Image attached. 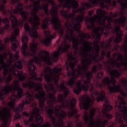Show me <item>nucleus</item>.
Masks as SVG:
<instances>
[{"label": "nucleus", "instance_id": "774afa93", "mask_svg": "<svg viewBox=\"0 0 127 127\" xmlns=\"http://www.w3.org/2000/svg\"><path fill=\"white\" fill-rule=\"evenodd\" d=\"M1 40H0V45H1Z\"/></svg>", "mask_w": 127, "mask_h": 127}, {"label": "nucleus", "instance_id": "052dcab7", "mask_svg": "<svg viewBox=\"0 0 127 127\" xmlns=\"http://www.w3.org/2000/svg\"><path fill=\"white\" fill-rule=\"evenodd\" d=\"M16 127H22L21 126H20L19 124H16Z\"/></svg>", "mask_w": 127, "mask_h": 127}, {"label": "nucleus", "instance_id": "49530a36", "mask_svg": "<svg viewBox=\"0 0 127 127\" xmlns=\"http://www.w3.org/2000/svg\"><path fill=\"white\" fill-rule=\"evenodd\" d=\"M95 51H98V52L100 51V48L98 45H95Z\"/></svg>", "mask_w": 127, "mask_h": 127}, {"label": "nucleus", "instance_id": "393cba45", "mask_svg": "<svg viewBox=\"0 0 127 127\" xmlns=\"http://www.w3.org/2000/svg\"><path fill=\"white\" fill-rule=\"evenodd\" d=\"M125 9H124V8L122 7L119 13L120 16H121V17L117 19V22H119V24H121V26L123 27L126 26L127 21V17L126 16H125L126 15Z\"/></svg>", "mask_w": 127, "mask_h": 127}, {"label": "nucleus", "instance_id": "c85d7f7f", "mask_svg": "<svg viewBox=\"0 0 127 127\" xmlns=\"http://www.w3.org/2000/svg\"><path fill=\"white\" fill-rule=\"evenodd\" d=\"M90 3L85 2L83 3V5L85 7L86 9H89L92 7V5L97 6L99 4V0H88Z\"/></svg>", "mask_w": 127, "mask_h": 127}, {"label": "nucleus", "instance_id": "de8ad7c7", "mask_svg": "<svg viewBox=\"0 0 127 127\" xmlns=\"http://www.w3.org/2000/svg\"><path fill=\"white\" fill-rule=\"evenodd\" d=\"M19 0H11V4L14 5L15 3L19 2Z\"/></svg>", "mask_w": 127, "mask_h": 127}, {"label": "nucleus", "instance_id": "dca6fc26", "mask_svg": "<svg viewBox=\"0 0 127 127\" xmlns=\"http://www.w3.org/2000/svg\"><path fill=\"white\" fill-rule=\"evenodd\" d=\"M79 36H81V42L83 43V47L84 49L83 51L82 52H79V53H78L79 52V47H73V49H74V54L77 55L79 54L80 56H82L84 59H85L86 57H87V55L85 54L86 51V48L87 47L88 48L89 46L90 45V43L89 42H85L84 39L87 38V39H89L91 38V36L90 34H83V35H79Z\"/></svg>", "mask_w": 127, "mask_h": 127}, {"label": "nucleus", "instance_id": "c03bdc74", "mask_svg": "<svg viewBox=\"0 0 127 127\" xmlns=\"http://www.w3.org/2000/svg\"><path fill=\"white\" fill-rule=\"evenodd\" d=\"M72 123H69V124L68 125H67V127H72ZM82 123H80L79 122H78V123H77V127H82Z\"/></svg>", "mask_w": 127, "mask_h": 127}, {"label": "nucleus", "instance_id": "9b49d317", "mask_svg": "<svg viewBox=\"0 0 127 127\" xmlns=\"http://www.w3.org/2000/svg\"><path fill=\"white\" fill-rule=\"evenodd\" d=\"M96 109L93 108L89 115L87 111H85L83 114V120L85 124L88 125L87 127H105L108 124V120H104L102 122L101 120H94V116L96 114Z\"/></svg>", "mask_w": 127, "mask_h": 127}, {"label": "nucleus", "instance_id": "79ce46f5", "mask_svg": "<svg viewBox=\"0 0 127 127\" xmlns=\"http://www.w3.org/2000/svg\"><path fill=\"white\" fill-rule=\"evenodd\" d=\"M106 56V52L104 51H102L101 52V61H103L105 57Z\"/></svg>", "mask_w": 127, "mask_h": 127}, {"label": "nucleus", "instance_id": "b1692460", "mask_svg": "<svg viewBox=\"0 0 127 127\" xmlns=\"http://www.w3.org/2000/svg\"><path fill=\"white\" fill-rule=\"evenodd\" d=\"M25 30L29 33L30 36L34 38H38L39 35L37 32V30L35 28H30L28 23H25L24 25Z\"/></svg>", "mask_w": 127, "mask_h": 127}, {"label": "nucleus", "instance_id": "f3484780", "mask_svg": "<svg viewBox=\"0 0 127 127\" xmlns=\"http://www.w3.org/2000/svg\"><path fill=\"white\" fill-rule=\"evenodd\" d=\"M45 88L47 89V90H48V92H49L50 91L53 92V93H48V96H49L48 98L50 99V100H48V101H47V103L50 105L49 108H53V110H54V107L53 106V104H55L57 101L56 96L55 95L56 94L57 91L55 89L54 84H51V86H46Z\"/></svg>", "mask_w": 127, "mask_h": 127}, {"label": "nucleus", "instance_id": "7c9ffc66", "mask_svg": "<svg viewBox=\"0 0 127 127\" xmlns=\"http://www.w3.org/2000/svg\"><path fill=\"white\" fill-rule=\"evenodd\" d=\"M107 27H105L104 31V36L107 37L110 33V29H112V26L111 22H108V24L106 25Z\"/></svg>", "mask_w": 127, "mask_h": 127}, {"label": "nucleus", "instance_id": "72a5a7b5", "mask_svg": "<svg viewBox=\"0 0 127 127\" xmlns=\"http://www.w3.org/2000/svg\"><path fill=\"white\" fill-rule=\"evenodd\" d=\"M105 2L110 4L111 2V0H99L98 4H99V6L101 8L105 7Z\"/></svg>", "mask_w": 127, "mask_h": 127}, {"label": "nucleus", "instance_id": "a211bd4d", "mask_svg": "<svg viewBox=\"0 0 127 127\" xmlns=\"http://www.w3.org/2000/svg\"><path fill=\"white\" fill-rule=\"evenodd\" d=\"M106 58L110 59V61H108L107 62H103V64H111L112 65L116 66L118 68H120V67H121L122 66H123L125 67L124 69L125 71H126L127 70V62L118 63L117 60H116V61H113V60L111 59V52L109 51L108 52H107Z\"/></svg>", "mask_w": 127, "mask_h": 127}, {"label": "nucleus", "instance_id": "a19ab883", "mask_svg": "<svg viewBox=\"0 0 127 127\" xmlns=\"http://www.w3.org/2000/svg\"><path fill=\"white\" fill-rule=\"evenodd\" d=\"M104 74L103 71H100L97 73V78L100 79L102 78Z\"/></svg>", "mask_w": 127, "mask_h": 127}, {"label": "nucleus", "instance_id": "9d476101", "mask_svg": "<svg viewBox=\"0 0 127 127\" xmlns=\"http://www.w3.org/2000/svg\"><path fill=\"white\" fill-rule=\"evenodd\" d=\"M66 32L67 33L64 35V41L63 46L59 47L58 51L53 55V60L54 62H57L59 59L61 58V55L64 53H68V51L71 46L69 44H67V40L71 41L72 39L76 38L74 36V30L69 29V30H66Z\"/></svg>", "mask_w": 127, "mask_h": 127}, {"label": "nucleus", "instance_id": "f257e3e1", "mask_svg": "<svg viewBox=\"0 0 127 127\" xmlns=\"http://www.w3.org/2000/svg\"><path fill=\"white\" fill-rule=\"evenodd\" d=\"M90 55L89 56L91 58H86L83 60L82 63L83 65H77L78 69H75V67L77 64L78 61H77L76 58H75L72 54L69 55L68 60L69 61L65 62V69L67 71V76L70 77V79L67 81V85L69 86L70 88H73L75 84L77 83L76 80L81 75V77L84 78L85 77L86 79L83 80V83L82 84L81 82H77V87L73 89V92L76 95L80 94L82 90L85 92L89 91L94 94L96 97V101L98 103L104 101L106 99V93L104 91H102L99 92L98 91L93 92L94 90V84L92 83H90L91 79L93 77V73H96L99 71V67L97 65H94L92 68V71H88L89 66L92 64L93 61L97 63H100L101 61V57L99 54L94 55V51L92 50L89 46H88V51Z\"/></svg>", "mask_w": 127, "mask_h": 127}, {"label": "nucleus", "instance_id": "bb28decb", "mask_svg": "<svg viewBox=\"0 0 127 127\" xmlns=\"http://www.w3.org/2000/svg\"><path fill=\"white\" fill-rule=\"evenodd\" d=\"M40 56V59L43 61V62L46 63L47 64H51V59L49 56V53L45 51H41V53L38 54Z\"/></svg>", "mask_w": 127, "mask_h": 127}, {"label": "nucleus", "instance_id": "864d4df0", "mask_svg": "<svg viewBox=\"0 0 127 127\" xmlns=\"http://www.w3.org/2000/svg\"><path fill=\"white\" fill-rule=\"evenodd\" d=\"M6 78L4 77H1V75H0V83L2 82H3L4 80V79H5Z\"/></svg>", "mask_w": 127, "mask_h": 127}, {"label": "nucleus", "instance_id": "2f4dec72", "mask_svg": "<svg viewBox=\"0 0 127 127\" xmlns=\"http://www.w3.org/2000/svg\"><path fill=\"white\" fill-rule=\"evenodd\" d=\"M13 73L15 76H18L19 77V80L20 81H24L26 80V76L23 75V72L22 71H18L17 74L15 71H13Z\"/></svg>", "mask_w": 127, "mask_h": 127}, {"label": "nucleus", "instance_id": "6e6552de", "mask_svg": "<svg viewBox=\"0 0 127 127\" xmlns=\"http://www.w3.org/2000/svg\"><path fill=\"white\" fill-rule=\"evenodd\" d=\"M43 76L45 78L46 81L48 82V85L51 86V84H53L52 81H54L56 86L58 88H60V90L64 91V98H66L69 95V90L65 86L64 83H62L61 85H59V80L60 79V76L59 75H54L53 72L51 71V68L50 67L46 68V70L44 71Z\"/></svg>", "mask_w": 127, "mask_h": 127}, {"label": "nucleus", "instance_id": "aec40b11", "mask_svg": "<svg viewBox=\"0 0 127 127\" xmlns=\"http://www.w3.org/2000/svg\"><path fill=\"white\" fill-rule=\"evenodd\" d=\"M112 31L113 33L115 32L116 34V38L114 39L113 42L116 44L120 43L122 41L124 36L123 32L120 28V25H116L115 28L114 30H112Z\"/></svg>", "mask_w": 127, "mask_h": 127}, {"label": "nucleus", "instance_id": "4c0bfd02", "mask_svg": "<svg viewBox=\"0 0 127 127\" xmlns=\"http://www.w3.org/2000/svg\"><path fill=\"white\" fill-rule=\"evenodd\" d=\"M22 63V61L21 60H18V61L14 64V65L17 68L19 69H21L23 67Z\"/></svg>", "mask_w": 127, "mask_h": 127}, {"label": "nucleus", "instance_id": "c9c22d12", "mask_svg": "<svg viewBox=\"0 0 127 127\" xmlns=\"http://www.w3.org/2000/svg\"><path fill=\"white\" fill-rule=\"evenodd\" d=\"M78 38L79 37H77V38H75L71 40H72V43L73 44L72 47L79 48V41L78 40Z\"/></svg>", "mask_w": 127, "mask_h": 127}, {"label": "nucleus", "instance_id": "bf43d9fd", "mask_svg": "<svg viewBox=\"0 0 127 127\" xmlns=\"http://www.w3.org/2000/svg\"><path fill=\"white\" fill-rule=\"evenodd\" d=\"M4 50V47L3 46H1L0 47V51H3Z\"/></svg>", "mask_w": 127, "mask_h": 127}, {"label": "nucleus", "instance_id": "a18cd8bd", "mask_svg": "<svg viewBox=\"0 0 127 127\" xmlns=\"http://www.w3.org/2000/svg\"><path fill=\"white\" fill-rule=\"evenodd\" d=\"M111 15L113 17H118L119 16H120V13H118L117 12V13H114L111 12Z\"/></svg>", "mask_w": 127, "mask_h": 127}, {"label": "nucleus", "instance_id": "09e8293b", "mask_svg": "<svg viewBox=\"0 0 127 127\" xmlns=\"http://www.w3.org/2000/svg\"><path fill=\"white\" fill-rule=\"evenodd\" d=\"M108 20V22H113V19L112 17H107V19Z\"/></svg>", "mask_w": 127, "mask_h": 127}, {"label": "nucleus", "instance_id": "5fc2aeb1", "mask_svg": "<svg viewBox=\"0 0 127 127\" xmlns=\"http://www.w3.org/2000/svg\"><path fill=\"white\" fill-rule=\"evenodd\" d=\"M93 11H92V10H91L90 11H89L88 12V14L90 16H92L93 15Z\"/></svg>", "mask_w": 127, "mask_h": 127}, {"label": "nucleus", "instance_id": "6e6d98bb", "mask_svg": "<svg viewBox=\"0 0 127 127\" xmlns=\"http://www.w3.org/2000/svg\"><path fill=\"white\" fill-rule=\"evenodd\" d=\"M114 123L113 122H111V123L110 124L109 126L106 127H113L114 126Z\"/></svg>", "mask_w": 127, "mask_h": 127}, {"label": "nucleus", "instance_id": "8fccbe9b", "mask_svg": "<svg viewBox=\"0 0 127 127\" xmlns=\"http://www.w3.org/2000/svg\"><path fill=\"white\" fill-rule=\"evenodd\" d=\"M112 6L114 7H116V6H117V1H116V0H113L112 1Z\"/></svg>", "mask_w": 127, "mask_h": 127}, {"label": "nucleus", "instance_id": "58836bf2", "mask_svg": "<svg viewBox=\"0 0 127 127\" xmlns=\"http://www.w3.org/2000/svg\"><path fill=\"white\" fill-rule=\"evenodd\" d=\"M113 39V37H111V38H110V39H108V44H107V46L105 47L106 49H107L108 47H110V48H112L111 43H112Z\"/></svg>", "mask_w": 127, "mask_h": 127}, {"label": "nucleus", "instance_id": "69168bd1", "mask_svg": "<svg viewBox=\"0 0 127 127\" xmlns=\"http://www.w3.org/2000/svg\"><path fill=\"white\" fill-rule=\"evenodd\" d=\"M1 71V67L0 66V72Z\"/></svg>", "mask_w": 127, "mask_h": 127}, {"label": "nucleus", "instance_id": "13d9d810", "mask_svg": "<svg viewBox=\"0 0 127 127\" xmlns=\"http://www.w3.org/2000/svg\"><path fill=\"white\" fill-rule=\"evenodd\" d=\"M30 1L33 2V3H34L35 1H36L35 0H25V2L26 3H28Z\"/></svg>", "mask_w": 127, "mask_h": 127}, {"label": "nucleus", "instance_id": "423d86ee", "mask_svg": "<svg viewBox=\"0 0 127 127\" xmlns=\"http://www.w3.org/2000/svg\"><path fill=\"white\" fill-rule=\"evenodd\" d=\"M29 41V39L27 36H23L22 38V42L23 43L22 45V53L25 57H33L34 60L31 59L28 62V69L30 72L35 74V70L36 69V66L33 64L34 63L36 64L41 65V61L39 57L36 56L37 53L38 46V44L37 43H33L31 46V52L28 51H27L28 48L27 44Z\"/></svg>", "mask_w": 127, "mask_h": 127}, {"label": "nucleus", "instance_id": "e433bc0d", "mask_svg": "<svg viewBox=\"0 0 127 127\" xmlns=\"http://www.w3.org/2000/svg\"><path fill=\"white\" fill-rule=\"evenodd\" d=\"M118 56V60L119 61H124V56L123 55L121 54H117V53H114L113 54V56L114 58H116Z\"/></svg>", "mask_w": 127, "mask_h": 127}, {"label": "nucleus", "instance_id": "c756f323", "mask_svg": "<svg viewBox=\"0 0 127 127\" xmlns=\"http://www.w3.org/2000/svg\"><path fill=\"white\" fill-rule=\"evenodd\" d=\"M7 2V0H0V11H2L4 15H6L7 13L5 5Z\"/></svg>", "mask_w": 127, "mask_h": 127}, {"label": "nucleus", "instance_id": "7ed1b4c3", "mask_svg": "<svg viewBox=\"0 0 127 127\" xmlns=\"http://www.w3.org/2000/svg\"><path fill=\"white\" fill-rule=\"evenodd\" d=\"M15 8L16 9H14L12 11H9L10 13V20L11 21L12 29L14 30V34L11 36H9L4 39L6 44L9 43L10 41H11L12 45V51L16 52L15 55H13L10 52L8 53L10 58L8 60V62L10 64H12L13 61V59L16 61L19 59V52L16 51L17 48L19 45V42L16 37L19 35L20 31L19 28H18V23L22 27L23 26L24 22L27 21L29 16L28 12H26L24 10L22 3H19Z\"/></svg>", "mask_w": 127, "mask_h": 127}, {"label": "nucleus", "instance_id": "39448f33", "mask_svg": "<svg viewBox=\"0 0 127 127\" xmlns=\"http://www.w3.org/2000/svg\"><path fill=\"white\" fill-rule=\"evenodd\" d=\"M65 1V3H64V4H63L64 7H66L68 9H70L72 7L73 8L72 12L73 13L72 14H68L65 10H62L60 12L61 13V15H62V16L66 20L72 19V20H71L70 27L73 28L74 30L80 32V28L81 27L80 23L82 22L84 20V15H77V17L76 18L77 22L76 23H75L76 20L75 16L76 13L82 12L83 9L80 8L78 10H76L79 7L78 3L76 0H64V1Z\"/></svg>", "mask_w": 127, "mask_h": 127}, {"label": "nucleus", "instance_id": "473e14b6", "mask_svg": "<svg viewBox=\"0 0 127 127\" xmlns=\"http://www.w3.org/2000/svg\"><path fill=\"white\" fill-rule=\"evenodd\" d=\"M51 71L55 76L59 75L60 76V75H62V69L61 68H57L55 67L54 69H51Z\"/></svg>", "mask_w": 127, "mask_h": 127}, {"label": "nucleus", "instance_id": "4d7b16f0", "mask_svg": "<svg viewBox=\"0 0 127 127\" xmlns=\"http://www.w3.org/2000/svg\"><path fill=\"white\" fill-rule=\"evenodd\" d=\"M119 48H120L119 45H116L115 50H116V51H118Z\"/></svg>", "mask_w": 127, "mask_h": 127}, {"label": "nucleus", "instance_id": "5701e85b", "mask_svg": "<svg viewBox=\"0 0 127 127\" xmlns=\"http://www.w3.org/2000/svg\"><path fill=\"white\" fill-rule=\"evenodd\" d=\"M103 108L102 110V112L106 118L109 120H111L113 118L112 115L109 114L108 111H110L113 109V107L110 104H109V101L107 100L105 101V104L103 105Z\"/></svg>", "mask_w": 127, "mask_h": 127}, {"label": "nucleus", "instance_id": "1a4fd4ad", "mask_svg": "<svg viewBox=\"0 0 127 127\" xmlns=\"http://www.w3.org/2000/svg\"><path fill=\"white\" fill-rule=\"evenodd\" d=\"M118 99L119 101L118 103L119 105H118L117 102H116V106H117L119 112L116 113V120L119 124L120 127H127V125L124 123V120L127 124V102L121 96H119Z\"/></svg>", "mask_w": 127, "mask_h": 127}, {"label": "nucleus", "instance_id": "e2e57ef3", "mask_svg": "<svg viewBox=\"0 0 127 127\" xmlns=\"http://www.w3.org/2000/svg\"><path fill=\"white\" fill-rule=\"evenodd\" d=\"M65 0H59V1L61 3H63L64 1Z\"/></svg>", "mask_w": 127, "mask_h": 127}, {"label": "nucleus", "instance_id": "0e129e2a", "mask_svg": "<svg viewBox=\"0 0 127 127\" xmlns=\"http://www.w3.org/2000/svg\"><path fill=\"white\" fill-rule=\"evenodd\" d=\"M96 53L95 54H99L100 55V51H95Z\"/></svg>", "mask_w": 127, "mask_h": 127}, {"label": "nucleus", "instance_id": "6ab92c4d", "mask_svg": "<svg viewBox=\"0 0 127 127\" xmlns=\"http://www.w3.org/2000/svg\"><path fill=\"white\" fill-rule=\"evenodd\" d=\"M64 99L63 96V95L62 94H59L58 95V100H57V102L58 103H63V105H62V107H61V108H67L69 106V110L71 111L70 109V105L72 103H74V107L76 105V100L75 98H73L71 99V101H69V99L66 100L65 101V103L64 102Z\"/></svg>", "mask_w": 127, "mask_h": 127}, {"label": "nucleus", "instance_id": "603ef678", "mask_svg": "<svg viewBox=\"0 0 127 127\" xmlns=\"http://www.w3.org/2000/svg\"><path fill=\"white\" fill-rule=\"evenodd\" d=\"M124 43H125V47L124 48L127 49V38H126V39H125Z\"/></svg>", "mask_w": 127, "mask_h": 127}, {"label": "nucleus", "instance_id": "f03ea898", "mask_svg": "<svg viewBox=\"0 0 127 127\" xmlns=\"http://www.w3.org/2000/svg\"><path fill=\"white\" fill-rule=\"evenodd\" d=\"M14 85L15 87L12 85L10 86V85H6L5 87L3 89L4 94L0 92V100L3 101L5 98L4 97V95L6 96H8L9 95L10 92H13V91H17V95L12 94L11 97L10 98L11 101L13 102H9L8 103V105L10 107L11 110H12L17 114L14 116V120H17L21 118V115L19 113H21L23 111V108L25 104H30L32 102V108L33 109V111L31 115L30 114L24 112L23 113V115L26 117H30L29 120L27 121L24 120V123L26 126H29L30 123L33 122L34 117L36 119V121H37V124L33 123L30 126V127H52L50 123H47V124L42 125L44 122V120L39 113L40 109L37 108V103H36L34 100V98L33 95L27 92L26 93V95L28 97V99H25V101L23 102V104H20L15 108V103L13 102L17 101L19 99L22 97L23 95V89L19 86V81L18 80H14L13 81Z\"/></svg>", "mask_w": 127, "mask_h": 127}, {"label": "nucleus", "instance_id": "ddd939ff", "mask_svg": "<svg viewBox=\"0 0 127 127\" xmlns=\"http://www.w3.org/2000/svg\"><path fill=\"white\" fill-rule=\"evenodd\" d=\"M51 20L49 18H45V19L43 20V24H42V28L45 30L44 31V34L46 36V39L42 40V43L47 46H50L51 45V41L56 37V33H54V34L51 35L50 30L46 31L49 25V22Z\"/></svg>", "mask_w": 127, "mask_h": 127}, {"label": "nucleus", "instance_id": "680f3d73", "mask_svg": "<svg viewBox=\"0 0 127 127\" xmlns=\"http://www.w3.org/2000/svg\"><path fill=\"white\" fill-rule=\"evenodd\" d=\"M65 25H66L67 26H68V25H69V21H68V20L66 21V22Z\"/></svg>", "mask_w": 127, "mask_h": 127}, {"label": "nucleus", "instance_id": "338daca9", "mask_svg": "<svg viewBox=\"0 0 127 127\" xmlns=\"http://www.w3.org/2000/svg\"><path fill=\"white\" fill-rule=\"evenodd\" d=\"M61 6L60 5H59L58 7H61Z\"/></svg>", "mask_w": 127, "mask_h": 127}, {"label": "nucleus", "instance_id": "a878e982", "mask_svg": "<svg viewBox=\"0 0 127 127\" xmlns=\"http://www.w3.org/2000/svg\"><path fill=\"white\" fill-rule=\"evenodd\" d=\"M7 54H5L3 56L1 55L0 54V64L2 65V68L4 69L3 74L5 78H6L8 72L7 67H9V65L4 62V57H7Z\"/></svg>", "mask_w": 127, "mask_h": 127}, {"label": "nucleus", "instance_id": "ea45409f", "mask_svg": "<svg viewBox=\"0 0 127 127\" xmlns=\"http://www.w3.org/2000/svg\"><path fill=\"white\" fill-rule=\"evenodd\" d=\"M121 51H125L126 52V57H125V60L126 61H125V59H124V61H121V62L120 63H123V62H127V48H124V47H122V49H121Z\"/></svg>", "mask_w": 127, "mask_h": 127}, {"label": "nucleus", "instance_id": "2eb2a0df", "mask_svg": "<svg viewBox=\"0 0 127 127\" xmlns=\"http://www.w3.org/2000/svg\"><path fill=\"white\" fill-rule=\"evenodd\" d=\"M87 28L89 30H92L95 35H93V39H95V41L93 43L94 45H99L101 41L102 35L105 36V32L103 31L102 27H97L96 28L95 25L94 21H92L90 24H87Z\"/></svg>", "mask_w": 127, "mask_h": 127}, {"label": "nucleus", "instance_id": "20e7f679", "mask_svg": "<svg viewBox=\"0 0 127 127\" xmlns=\"http://www.w3.org/2000/svg\"><path fill=\"white\" fill-rule=\"evenodd\" d=\"M108 69L110 70L109 73L111 77L110 79L109 77H106L105 79L102 80L103 84L98 83V82L96 83L95 85L96 88H102L105 85H107V88L109 91L110 94L120 93V95L122 97H127V80L126 78L122 79V82L124 84V89L125 91L122 89V86L121 85H116L117 80L115 78H119L121 75V73L117 69L112 70V68L110 67H108Z\"/></svg>", "mask_w": 127, "mask_h": 127}, {"label": "nucleus", "instance_id": "4be33fe9", "mask_svg": "<svg viewBox=\"0 0 127 127\" xmlns=\"http://www.w3.org/2000/svg\"><path fill=\"white\" fill-rule=\"evenodd\" d=\"M2 112L0 110V120L4 122H7L9 119L11 118V111L8 110L7 108L4 109V113H2ZM0 127H8L7 125L2 124L1 126H0Z\"/></svg>", "mask_w": 127, "mask_h": 127}, {"label": "nucleus", "instance_id": "f704fd0d", "mask_svg": "<svg viewBox=\"0 0 127 127\" xmlns=\"http://www.w3.org/2000/svg\"><path fill=\"white\" fill-rule=\"evenodd\" d=\"M118 2L124 9H127V0H118Z\"/></svg>", "mask_w": 127, "mask_h": 127}, {"label": "nucleus", "instance_id": "4468645a", "mask_svg": "<svg viewBox=\"0 0 127 127\" xmlns=\"http://www.w3.org/2000/svg\"><path fill=\"white\" fill-rule=\"evenodd\" d=\"M69 109L71 110L70 112L66 113L64 110H62L61 111V113L59 114V111L61 110V107L60 106H57L55 107V113L56 114V116L59 117V119H64L66 117H78V115H77L78 110L75 108V104L74 103H71V104H70V109Z\"/></svg>", "mask_w": 127, "mask_h": 127}, {"label": "nucleus", "instance_id": "f8f14e48", "mask_svg": "<svg viewBox=\"0 0 127 127\" xmlns=\"http://www.w3.org/2000/svg\"><path fill=\"white\" fill-rule=\"evenodd\" d=\"M96 13L97 14V16L95 15L93 17V19L90 21V19H87L85 21V23L87 26L88 24L90 25L91 22L92 21L94 22V24H95V21L97 18H99L97 22L102 27L101 28L102 29L103 31L104 32L105 27H107V26L106 24V20L108 18L107 16L105 15V11L103 10V9H97L96 11Z\"/></svg>", "mask_w": 127, "mask_h": 127}, {"label": "nucleus", "instance_id": "cd10ccee", "mask_svg": "<svg viewBox=\"0 0 127 127\" xmlns=\"http://www.w3.org/2000/svg\"><path fill=\"white\" fill-rule=\"evenodd\" d=\"M1 22L5 23V27H2V28H0V34L2 35L4 33L5 29L7 30H9L10 27V22L9 21L8 18H5V19H2V18H0V24Z\"/></svg>", "mask_w": 127, "mask_h": 127}, {"label": "nucleus", "instance_id": "412c9836", "mask_svg": "<svg viewBox=\"0 0 127 127\" xmlns=\"http://www.w3.org/2000/svg\"><path fill=\"white\" fill-rule=\"evenodd\" d=\"M86 99L84 97L81 98L83 102L79 104L81 108H82L84 110L87 111L89 109V108L93 107V104H94V100L91 99L89 96L86 95Z\"/></svg>", "mask_w": 127, "mask_h": 127}, {"label": "nucleus", "instance_id": "0eeeda50", "mask_svg": "<svg viewBox=\"0 0 127 127\" xmlns=\"http://www.w3.org/2000/svg\"><path fill=\"white\" fill-rule=\"evenodd\" d=\"M22 86L26 88L28 87L30 89H34V91L39 92V94H36L35 98L39 100V108L43 111L45 106V102L47 100L46 93L42 88L41 83L29 81L28 83H23Z\"/></svg>", "mask_w": 127, "mask_h": 127}, {"label": "nucleus", "instance_id": "3c124183", "mask_svg": "<svg viewBox=\"0 0 127 127\" xmlns=\"http://www.w3.org/2000/svg\"><path fill=\"white\" fill-rule=\"evenodd\" d=\"M35 80L39 81L40 82H42L43 81V78L42 77L37 78L36 77H35Z\"/></svg>", "mask_w": 127, "mask_h": 127}, {"label": "nucleus", "instance_id": "37998d69", "mask_svg": "<svg viewBox=\"0 0 127 127\" xmlns=\"http://www.w3.org/2000/svg\"><path fill=\"white\" fill-rule=\"evenodd\" d=\"M6 79V82L7 83V84L6 85H9L8 83L12 80V77L11 75H9L8 77H6L5 78Z\"/></svg>", "mask_w": 127, "mask_h": 127}]
</instances>
